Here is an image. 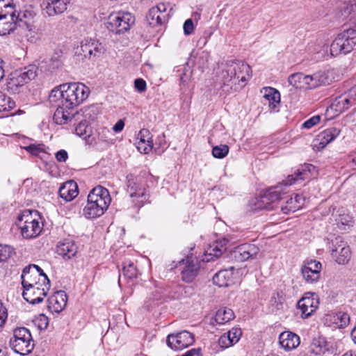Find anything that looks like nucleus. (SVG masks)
Here are the masks:
<instances>
[{
  "instance_id": "nucleus-31",
  "label": "nucleus",
  "mask_w": 356,
  "mask_h": 356,
  "mask_svg": "<svg viewBox=\"0 0 356 356\" xmlns=\"http://www.w3.org/2000/svg\"><path fill=\"white\" fill-rule=\"evenodd\" d=\"M138 138L139 141L136 143L138 151L143 154L149 153L153 147V143L149 130L146 129H141L138 133Z\"/></svg>"
},
{
  "instance_id": "nucleus-41",
  "label": "nucleus",
  "mask_w": 356,
  "mask_h": 356,
  "mask_svg": "<svg viewBox=\"0 0 356 356\" xmlns=\"http://www.w3.org/2000/svg\"><path fill=\"white\" fill-rule=\"evenodd\" d=\"M35 16V13L30 9L24 8L23 10H17L15 13V22H16V27L21 26V24L26 25L28 22L32 19Z\"/></svg>"
},
{
  "instance_id": "nucleus-50",
  "label": "nucleus",
  "mask_w": 356,
  "mask_h": 356,
  "mask_svg": "<svg viewBox=\"0 0 356 356\" xmlns=\"http://www.w3.org/2000/svg\"><path fill=\"white\" fill-rule=\"evenodd\" d=\"M63 60L59 56H52L48 63V70L50 72H54L55 70H59L63 67Z\"/></svg>"
},
{
  "instance_id": "nucleus-57",
  "label": "nucleus",
  "mask_w": 356,
  "mask_h": 356,
  "mask_svg": "<svg viewBox=\"0 0 356 356\" xmlns=\"http://www.w3.org/2000/svg\"><path fill=\"white\" fill-rule=\"evenodd\" d=\"M321 118L319 115H315L309 120H306L302 124V127L305 129H311L314 125L317 124L320 122Z\"/></svg>"
},
{
  "instance_id": "nucleus-9",
  "label": "nucleus",
  "mask_w": 356,
  "mask_h": 356,
  "mask_svg": "<svg viewBox=\"0 0 356 356\" xmlns=\"http://www.w3.org/2000/svg\"><path fill=\"white\" fill-rule=\"evenodd\" d=\"M332 258L339 265L346 264L351 257L347 242L341 236L336 237L329 246Z\"/></svg>"
},
{
  "instance_id": "nucleus-25",
  "label": "nucleus",
  "mask_w": 356,
  "mask_h": 356,
  "mask_svg": "<svg viewBox=\"0 0 356 356\" xmlns=\"http://www.w3.org/2000/svg\"><path fill=\"white\" fill-rule=\"evenodd\" d=\"M332 217L334 218L337 227L341 230H347L353 225L354 220L353 217L343 208L333 212Z\"/></svg>"
},
{
  "instance_id": "nucleus-59",
  "label": "nucleus",
  "mask_w": 356,
  "mask_h": 356,
  "mask_svg": "<svg viewBox=\"0 0 356 356\" xmlns=\"http://www.w3.org/2000/svg\"><path fill=\"white\" fill-rule=\"evenodd\" d=\"M184 32L186 35H190L194 29L193 22L191 19L186 20L183 26Z\"/></svg>"
},
{
  "instance_id": "nucleus-42",
  "label": "nucleus",
  "mask_w": 356,
  "mask_h": 356,
  "mask_svg": "<svg viewBox=\"0 0 356 356\" xmlns=\"http://www.w3.org/2000/svg\"><path fill=\"white\" fill-rule=\"evenodd\" d=\"M90 127L86 122H81L75 128V133L76 135L83 138L88 143L92 144L93 143H96V141L94 137L90 135Z\"/></svg>"
},
{
  "instance_id": "nucleus-18",
  "label": "nucleus",
  "mask_w": 356,
  "mask_h": 356,
  "mask_svg": "<svg viewBox=\"0 0 356 356\" xmlns=\"http://www.w3.org/2000/svg\"><path fill=\"white\" fill-rule=\"evenodd\" d=\"M168 6L161 3L149 9L146 19L152 26L161 25L168 19V14L166 13Z\"/></svg>"
},
{
  "instance_id": "nucleus-13",
  "label": "nucleus",
  "mask_w": 356,
  "mask_h": 356,
  "mask_svg": "<svg viewBox=\"0 0 356 356\" xmlns=\"http://www.w3.org/2000/svg\"><path fill=\"white\" fill-rule=\"evenodd\" d=\"M195 341L192 333L184 330L176 334H168L167 344L172 349L179 350L191 346Z\"/></svg>"
},
{
  "instance_id": "nucleus-32",
  "label": "nucleus",
  "mask_w": 356,
  "mask_h": 356,
  "mask_svg": "<svg viewBox=\"0 0 356 356\" xmlns=\"http://www.w3.org/2000/svg\"><path fill=\"white\" fill-rule=\"evenodd\" d=\"M22 236L24 238H32L38 236L42 229L40 221H35L29 224H19Z\"/></svg>"
},
{
  "instance_id": "nucleus-8",
  "label": "nucleus",
  "mask_w": 356,
  "mask_h": 356,
  "mask_svg": "<svg viewBox=\"0 0 356 356\" xmlns=\"http://www.w3.org/2000/svg\"><path fill=\"white\" fill-rule=\"evenodd\" d=\"M134 21V16L129 13H114L108 16L106 26L109 31L121 34L129 30Z\"/></svg>"
},
{
  "instance_id": "nucleus-53",
  "label": "nucleus",
  "mask_w": 356,
  "mask_h": 356,
  "mask_svg": "<svg viewBox=\"0 0 356 356\" xmlns=\"http://www.w3.org/2000/svg\"><path fill=\"white\" fill-rule=\"evenodd\" d=\"M325 341L323 339L321 341L320 339L317 341H314L313 343L314 347H315L316 349H313V350L316 354H325L326 351L328 350V348L326 347Z\"/></svg>"
},
{
  "instance_id": "nucleus-29",
  "label": "nucleus",
  "mask_w": 356,
  "mask_h": 356,
  "mask_svg": "<svg viewBox=\"0 0 356 356\" xmlns=\"http://www.w3.org/2000/svg\"><path fill=\"white\" fill-rule=\"evenodd\" d=\"M58 193L60 197L65 201L69 202L72 200L79 193L76 183L73 180L65 182L59 188Z\"/></svg>"
},
{
  "instance_id": "nucleus-11",
  "label": "nucleus",
  "mask_w": 356,
  "mask_h": 356,
  "mask_svg": "<svg viewBox=\"0 0 356 356\" xmlns=\"http://www.w3.org/2000/svg\"><path fill=\"white\" fill-rule=\"evenodd\" d=\"M355 104L356 85L333 98L330 104V108L337 113H341Z\"/></svg>"
},
{
  "instance_id": "nucleus-28",
  "label": "nucleus",
  "mask_w": 356,
  "mask_h": 356,
  "mask_svg": "<svg viewBox=\"0 0 356 356\" xmlns=\"http://www.w3.org/2000/svg\"><path fill=\"white\" fill-rule=\"evenodd\" d=\"M341 130L336 127L327 129L319 134L315 144L318 149H323L328 143L334 140L340 134Z\"/></svg>"
},
{
  "instance_id": "nucleus-36",
  "label": "nucleus",
  "mask_w": 356,
  "mask_h": 356,
  "mask_svg": "<svg viewBox=\"0 0 356 356\" xmlns=\"http://www.w3.org/2000/svg\"><path fill=\"white\" fill-rule=\"evenodd\" d=\"M328 321L333 324L335 328H343L350 322L349 315L343 312H338L328 315Z\"/></svg>"
},
{
  "instance_id": "nucleus-34",
  "label": "nucleus",
  "mask_w": 356,
  "mask_h": 356,
  "mask_svg": "<svg viewBox=\"0 0 356 356\" xmlns=\"http://www.w3.org/2000/svg\"><path fill=\"white\" fill-rule=\"evenodd\" d=\"M264 99L268 102L269 108L273 110L280 103V94L275 88L271 87H265L262 89Z\"/></svg>"
},
{
  "instance_id": "nucleus-54",
  "label": "nucleus",
  "mask_w": 356,
  "mask_h": 356,
  "mask_svg": "<svg viewBox=\"0 0 356 356\" xmlns=\"http://www.w3.org/2000/svg\"><path fill=\"white\" fill-rule=\"evenodd\" d=\"M98 140L99 141H107L110 136V130L106 127H99L97 129Z\"/></svg>"
},
{
  "instance_id": "nucleus-6",
  "label": "nucleus",
  "mask_w": 356,
  "mask_h": 356,
  "mask_svg": "<svg viewBox=\"0 0 356 356\" xmlns=\"http://www.w3.org/2000/svg\"><path fill=\"white\" fill-rule=\"evenodd\" d=\"M10 345L15 353L22 355H28L34 348L31 332L26 327H18L14 330Z\"/></svg>"
},
{
  "instance_id": "nucleus-62",
  "label": "nucleus",
  "mask_w": 356,
  "mask_h": 356,
  "mask_svg": "<svg viewBox=\"0 0 356 356\" xmlns=\"http://www.w3.org/2000/svg\"><path fill=\"white\" fill-rule=\"evenodd\" d=\"M124 127V122L122 120H118L116 124L113 127V130L116 132H120L122 131Z\"/></svg>"
},
{
  "instance_id": "nucleus-22",
  "label": "nucleus",
  "mask_w": 356,
  "mask_h": 356,
  "mask_svg": "<svg viewBox=\"0 0 356 356\" xmlns=\"http://www.w3.org/2000/svg\"><path fill=\"white\" fill-rule=\"evenodd\" d=\"M97 206L103 207L106 211L111 202V198L108 191L102 186L95 187L88 195Z\"/></svg>"
},
{
  "instance_id": "nucleus-20",
  "label": "nucleus",
  "mask_w": 356,
  "mask_h": 356,
  "mask_svg": "<svg viewBox=\"0 0 356 356\" xmlns=\"http://www.w3.org/2000/svg\"><path fill=\"white\" fill-rule=\"evenodd\" d=\"M333 81L332 71H318L308 75V89L330 85Z\"/></svg>"
},
{
  "instance_id": "nucleus-35",
  "label": "nucleus",
  "mask_w": 356,
  "mask_h": 356,
  "mask_svg": "<svg viewBox=\"0 0 356 356\" xmlns=\"http://www.w3.org/2000/svg\"><path fill=\"white\" fill-rule=\"evenodd\" d=\"M286 192L284 191L282 188V192L281 193V196L282 199L280 201L278 204V208H280L281 211L284 213H289V212H295L296 211L300 209V204L296 203V200H293L292 197L288 198L285 196Z\"/></svg>"
},
{
  "instance_id": "nucleus-40",
  "label": "nucleus",
  "mask_w": 356,
  "mask_h": 356,
  "mask_svg": "<svg viewBox=\"0 0 356 356\" xmlns=\"http://www.w3.org/2000/svg\"><path fill=\"white\" fill-rule=\"evenodd\" d=\"M233 311L227 307L219 309L215 315V321L220 325L225 324L234 318Z\"/></svg>"
},
{
  "instance_id": "nucleus-3",
  "label": "nucleus",
  "mask_w": 356,
  "mask_h": 356,
  "mask_svg": "<svg viewBox=\"0 0 356 356\" xmlns=\"http://www.w3.org/2000/svg\"><path fill=\"white\" fill-rule=\"evenodd\" d=\"M15 13L17 8L13 0H0V35L10 34L17 29Z\"/></svg>"
},
{
  "instance_id": "nucleus-4",
  "label": "nucleus",
  "mask_w": 356,
  "mask_h": 356,
  "mask_svg": "<svg viewBox=\"0 0 356 356\" xmlns=\"http://www.w3.org/2000/svg\"><path fill=\"white\" fill-rule=\"evenodd\" d=\"M282 184H279L266 190L261 195L252 200L256 210H273L278 208V204L282 199Z\"/></svg>"
},
{
  "instance_id": "nucleus-60",
  "label": "nucleus",
  "mask_w": 356,
  "mask_h": 356,
  "mask_svg": "<svg viewBox=\"0 0 356 356\" xmlns=\"http://www.w3.org/2000/svg\"><path fill=\"white\" fill-rule=\"evenodd\" d=\"M8 318L7 309L0 302V327H1Z\"/></svg>"
},
{
  "instance_id": "nucleus-47",
  "label": "nucleus",
  "mask_w": 356,
  "mask_h": 356,
  "mask_svg": "<svg viewBox=\"0 0 356 356\" xmlns=\"http://www.w3.org/2000/svg\"><path fill=\"white\" fill-rule=\"evenodd\" d=\"M229 148L227 145L214 146L212 149V155L217 159H223L229 153Z\"/></svg>"
},
{
  "instance_id": "nucleus-39",
  "label": "nucleus",
  "mask_w": 356,
  "mask_h": 356,
  "mask_svg": "<svg viewBox=\"0 0 356 356\" xmlns=\"http://www.w3.org/2000/svg\"><path fill=\"white\" fill-rule=\"evenodd\" d=\"M232 279V273L228 270H221L216 273L213 277V282L219 287L229 286Z\"/></svg>"
},
{
  "instance_id": "nucleus-12",
  "label": "nucleus",
  "mask_w": 356,
  "mask_h": 356,
  "mask_svg": "<svg viewBox=\"0 0 356 356\" xmlns=\"http://www.w3.org/2000/svg\"><path fill=\"white\" fill-rule=\"evenodd\" d=\"M319 299L315 293L308 292L298 301L297 309L301 312V318L305 319L310 317L318 309Z\"/></svg>"
},
{
  "instance_id": "nucleus-49",
  "label": "nucleus",
  "mask_w": 356,
  "mask_h": 356,
  "mask_svg": "<svg viewBox=\"0 0 356 356\" xmlns=\"http://www.w3.org/2000/svg\"><path fill=\"white\" fill-rule=\"evenodd\" d=\"M14 253L13 248L7 245H0V261H5Z\"/></svg>"
},
{
  "instance_id": "nucleus-61",
  "label": "nucleus",
  "mask_w": 356,
  "mask_h": 356,
  "mask_svg": "<svg viewBox=\"0 0 356 356\" xmlns=\"http://www.w3.org/2000/svg\"><path fill=\"white\" fill-rule=\"evenodd\" d=\"M56 158L59 162H65L68 158L67 152L64 149H60L56 152Z\"/></svg>"
},
{
  "instance_id": "nucleus-17",
  "label": "nucleus",
  "mask_w": 356,
  "mask_h": 356,
  "mask_svg": "<svg viewBox=\"0 0 356 356\" xmlns=\"http://www.w3.org/2000/svg\"><path fill=\"white\" fill-rule=\"evenodd\" d=\"M315 172L316 168L314 165L312 164H305L298 168L293 174L289 175L287 178L283 181L284 185L290 186L300 181L311 179Z\"/></svg>"
},
{
  "instance_id": "nucleus-38",
  "label": "nucleus",
  "mask_w": 356,
  "mask_h": 356,
  "mask_svg": "<svg viewBox=\"0 0 356 356\" xmlns=\"http://www.w3.org/2000/svg\"><path fill=\"white\" fill-rule=\"evenodd\" d=\"M288 81L296 88L308 89V75L295 73L289 76Z\"/></svg>"
},
{
  "instance_id": "nucleus-43",
  "label": "nucleus",
  "mask_w": 356,
  "mask_h": 356,
  "mask_svg": "<svg viewBox=\"0 0 356 356\" xmlns=\"http://www.w3.org/2000/svg\"><path fill=\"white\" fill-rule=\"evenodd\" d=\"M40 221V216L36 211L25 210L19 217V224H29Z\"/></svg>"
},
{
  "instance_id": "nucleus-21",
  "label": "nucleus",
  "mask_w": 356,
  "mask_h": 356,
  "mask_svg": "<svg viewBox=\"0 0 356 356\" xmlns=\"http://www.w3.org/2000/svg\"><path fill=\"white\" fill-rule=\"evenodd\" d=\"M259 251V248L254 244L244 243L236 248L232 255L236 261L242 262L254 258Z\"/></svg>"
},
{
  "instance_id": "nucleus-55",
  "label": "nucleus",
  "mask_w": 356,
  "mask_h": 356,
  "mask_svg": "<svg viewBox=\"0 0 356 356\" xmlns=\"http://www.w3.org/2000/svg\"><path fill=\"white\" fill-rule=\"evenodd\" d=\"M35 322L40 329H46L49 325V318L44 314H41L36 317Z\"/></svg>"
},
{
  "instance_id": "nucleus-19",
  "label": "nucleus",
  "mask_w": 356,
  "mask_h": 356,
  "mask_svg": "<svg viewBox=\"0 0 356 356\" xmlns=\"http://www.w3.org/2000/svg\"><path fill=\"white\" fill-rule=\"evenodd\" d=\"M322 265L316 260H310L304 264L301 268L303 279L307 283H314L318 281L321 277Z\"/></svg>"
},
{
  "instance_id": "nucleus-24",
  "label": "nucleus",
  "mask_w": 356,
  "mask_h": 356,
  "mask_svg": "<svg viewBox=\"0 0 356 356\" xmlns=\"http://www.w3.org/2000/svg\"><path fill=\"white\" fill-rule=\"evenodd\" d=\"M69 0H44L42 10L49 17L63 13L67 10Z\"/></svg>"
},
{
  "instance_id": "nucleus-45",
  "label": "nucleus",
  "mask_w": 356,
  "mask_h": 356,
  "mask_svg": "<svg viewBox=\"0 0 356 356\" xmlns=\"http://www.w3.org/2000/svg\"><path fill=\"white\" fill-rule=\"evenodd\" d=\"M64 99V90H63V85L54 88L49 95V101L51 104H55L59 100Z\"/></svg>"
},
{
  "instance_id": "nucleus-51",
  "label": "nucleus",
  "mask_w": 356,
  "mask_h": 356,
  "mask_svg": "<svg viewBox=\"0 0 356 356\" xmlns=\"http://www.w3.org/2000/svg\"><path fill=\"white\" fill-rule=\"evenodd\" d=\"M227 336H229L231 341L234 345L236 344L240 339L242 335V331L241 328L238 327H233L227 333H225Z\"/></svg>"
},
{
  "instance_id": "nucleus-5",
  "label": "nucleus",
  "mask_w": 356,
  "mask_h": 356,
  "mask_svg": "<svg viewBox=\"0 0 356 356\" xmlns=\"http://www.w3.org/2000/svg\"><path fill=\"white\" fill-rule=\"evenodd\" d=\"M356 44V31L348 29L339 33L330 45V54L337 56L346 54L352 51Z\"/></svg>"
},
{
  "instance_id": "nucleus-10",
  "label": "nucleus",
  "mask_w": 356,
  "mask_h": 356,
  "mask_svg": "<svg viewBox=\"0 0 356 356\" xmlns=\"http://www.w3.org/2000/svg\"><path fill=\"white\" fill-rule=\"evenodd\" d=\"M127 191L138 207H142L148 199L145 183L132 175L127 177Z\"/></svg>"
},
{
  "instance_id": "nucleus-27",
  "label": "nucleus",
  "mask_w": 356,
  "mask_h": 356,
  "mask_svg": "<svg viewBox=\"0 0 356 356\" xmlns=\"http://www.w3.org/2000/svg\"><path fill=\"white\" fill-rule=\"evenodd\" d=\"M279 343L282 348L289 351L296 348L299 346L300 340L296 334L290 331H284L279 336Z\"/></svg>"
},
{
  "instance_id": "nucleus-64",
  "label": "nucleus",
  "mask_w": 356,
  "mask_h": 356,
  "mask_svg": "<svg viewBox=\"0 0 356 356\" xmlns=\"http://www.w3.org/2000/svg\"><path fill=\"white\" fill-rule=\"evenodd\" d=\"M25 268H30L31 272H32L33 270H36L38 273H41V274H44L43 273V270L38 266L35 264L29 265L28 266H26Z\"/></svg>"
},
{
  "instance_id": "nucleus-33",
  "label": "nucleus",
  "mask_w": 356,
  "mask_h": 356,
  "mask_svg": "<svg viewBox=\"0 0 356 356\" xmlns=\"http://www.w3.org/2000/svg\"><path fill=\"white\" fill-rule=\"evenodd\" d=\"M225 243L226 241H224V244L221 242H216L210 245L207 250L204 258L202 260L209 262L219 258L226 250Z\"/></svg>"
},
{
  "instance_id": "nucleus-26",
  "label": "nucleus",
  "mask_w": 356,
  "mask_h": 356,
  "mask_svg": "<svg viewBox=\"0 0 356 356\" xmlns=\"http://www.w3.org/2000/svg\"><path fill=\"white\" fill-rule=\"evenodd\" d=\"M67 296L65 291H56L48 299V308L52 312L58 313L61 312L66 306Z\"/></svg>"
},
{
  "instance_id": "nucleus-63",
  "label": "nucleus",
  "mask_w": 356,
  "mask_h": 356,
  "mask_svg": "<svg viewBox=\"0 0 356 356\" xmlns=\"http://www.w3.org/2000/svg\"><path fill=\"white\" fill-rule=\"evenodd\" d=\"M199 353V350L193 348L184 353L181 356H194Z\"/></svg>"
},
{
  "instance_id": "nucleus-52",
  "label": "nucleus",
  "mask_w": 356,
  "mask_h": 356,
  "mask_svg": "<svg viewBox=\"0 0 356 356\" xmlns=\"http://www.w3.org/2000/svg\"><path fill=\"white\" fill-rule=\"evenodd\" d=\"M44 145L43 144H31L25 147V149L34 156L39 155L40 153L43 152Z\"/></svg>"
},
{
  "instance_id": "nucleus-2",
  "label": "nucleus",
  "mask_w": 356,
  "mask_h": 356,
  "mask_svg": "<svg viewBox=\"0 0 356 356\" xmlns=\"http://www.w3.org/2000/svg\"><path fill=\"white\" fill-rule=\"evenodd\" d=\"M251 68L242 60L229 61L220 74L222 88L226 92L243 88L251 76Z\"/></svg>"
},
{
  "instance_id": "nucleus-58",
  "label": "nucleus",
  "mask_w": 356,
  "mask_h": 356,
  "mask_svg": "<svg viewBox=\"0 0 356 356\" xmlns=\"http://www.w3.org/2000/svg\"><path fill=\"white\" fill-rule=\"evenodd\" d=\"M135 88L139 92H143L146 90L147 84L143 79H136L134 81Z\"/></svg>"
},
{
  "instance_id": "nucleus-46",
  "label": "nucleus",
  "mask_w": 356,
  "mask_h": 356,
  "mask_svg": "<svg viewBox=\"0 0 356 356\" xmlns=\"http://www.w3.org/2000/svg\"><path fill=\"white\" fill-rule=\"evenodd\" d=\"M123 275L128 280H133L136 278L138 275V270L134 263L129 262L128 264H125L122 268Z\"/></svg>"
},
{
  "instance_id": "nucleus-56",
  "label": "nucleus",
  "mask_w": 356,
  "mask_h": 356,
  "mask_svg": "<svg viewBox=\"0 0 356 356\" xmlns=\"http://www.w3.org/2000/svg\"><path fill=\"white\" fill-rule=\"evenodd\" d=\"M229 337L225 333L219 338L218 344L221 348H227L234 345Z\"/></svg>"
},
{
  "instance_id": "nucleus-44",
  "label": "nucleus",
  "mask_w": 356,
  "mask_h": 356,
  "mask_svg": "<svg viewBox=\"0 0 356 356\" xmlns=\"http://www.w3.org/2000/svg\"><path fill=\"white\" fill-rule=\"evenodd\" d=\"M15 106V102L3 92H0V113L8 111Z\"/></svg>"
},
{
  "instance_id": "nucleus-7",
  "label": "nucleus",
  "mask_w": 356,
  "mask_h": 356,
  "mask_svg": "<svg viewBox=\"0 0 356 356\" xmlns=\"http://www.w3.org/2000/svg\"><path fill=\"white\" fill-rule=\"evenodd\" d=\"M38 74V67L35 65H29L10 74L7 86L8 90L15 92L18 87L22 86L33 80Z\"/></svg>"
},
{
  "instance_id": "nucleus-1",
  "label": "nucleus",
  "mask_w": 356,
  "mask_h": 356,
  "mask_svg": "<svg viewBox=\"0 0 356 356\" xmlns=\"http://www.w3.org/2000/svg\"><path fill=\"white\" fill-rule=\"evenodd\" d=\"M63 90L64 99L54 115V120L58 124H65L72 120L74 115L71 111L81 104L88 97L90 92L89 88L81 83L63 84Z\"/></svg>"
},
{
  "instance_id": "nucleus-48",
  "label": "nucleus",
  "mask_w": 356,
  "mask_h": 356,
  "mask_svg": "<svg viewBox=\"0 0 356 356\" xmlns=\"http://www.w3.org/2000/svg\"><path fill=\"white\" fill-rule=\"evenodd\" d=\"M98 114V108L95 105L88 106L83 110V116L86 120L93 121L97 118Z\"/></svg>"
},
{
  "instance_id": "nucleus-14",
  "label": "nucleus",
  "mask_w": 356,
  "mask_h": 356,
  "mask_svg": "<svg viewBox=\"0 0 356 356\" xmlns=\"http://www.w3.org/2000/svg\"><path fill=\"white\" fill-rule=\"evenodd\" d=\"M104 51V48L102 43L92 38H86L81 41L80 49L77 50L79 54L89 59L99 56Z\"/></svg>"
},
{
  "instance_id": "nucleus-15",
  "label": "nucleus",
  "mask_w": 356,
  "mask_h": 356,
  "mask_svg": "<svg viewBox=\"0 0 356 356\" xmlns=\"http://www.w3.org/2000/svg\"><path fill=\"white\" fill-rule=\"evenodd\" d=\"M23 287L50 284V281L46 274H41L36 270L31 272L30 268H24L21 275Z\"/></svg>"
},
{
  "instance_id": "nucleus-23",
  "label": "nucleus",
  "mask_w": 356,
  "mask_h": 356,
  "mask_svg": "<svg viewBox=\"0 0 356 356\" xmlns=\"http://www.w3.org/2000/svg\"><path fill=\"white\" fill-rule=\"evenodd\" d=\"M179 264H183L184 267L181 270V278L186 282H191L198 275L200 264L197 259L187 258L179 261Z\"/></svg>"
},
{
  "instance_id": "nucleus-37",
  "label": "nucleus",
  "mask_w": 356,
  "mask_h": 356,
  "mask_svg": "<svg viewBox=\"0 0 356 356\" xmlns=\"http://www.w3.org/2000/svg\"><path fill=\"white\" fill-rule=\"evenodd\" d=\"M106 211L99 206H97L88 196V202L83 209V214L87 218H95L101 216Z\"/></svg>"
},
{
  "instance_id": "nucleus-30",
  "label": "nucleus",
  "mask_w": 356,
  "mask_h": 356,
  "mask_svg": "<svg viewBox=\"0 0 356 356\" xmlns=\"http://www.w3.org/2000/svg\"><path fill=\"white\" fill-rule=\"evenodd\" d=\"M57 253L65 259H70L74 257L77 252V246L71 240L67 239L58 243Z\"/></svg>"
},
{
  "instance_id": "nucleus-16",
  "label": "nucleus",
  "mask_w": 356,
  "mask_h": 356,
  "mask_svg": "<svg viewBox=\"0 0 356 356\" xmlns=\"http://www.w3.org/2000/svg\"><path fill=\"white\" fill-rule=\"evenodd\" d=\"M50 284L42 285L41 286L33 285L32 286L23 287L22 296L24 300L31 304L40 303L47 296Z\"/></svg>"
}]
</instances>
